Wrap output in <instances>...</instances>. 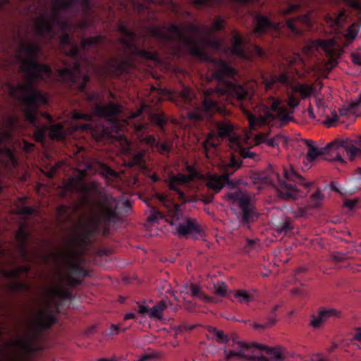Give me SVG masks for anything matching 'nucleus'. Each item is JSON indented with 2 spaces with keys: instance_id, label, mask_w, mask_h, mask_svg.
<instances>
[{
  "instance_id": "1",
  "label": "nucleus",
  "mask_w": 361,
  "mask_h": 361,
  "mask_svg": "<svg viewBox=\"0 0 361 361\" xmlns=\"http://www.w3.org/2000/svg\"><path fill=\"white\" fill-rule=\"evenodd\" d=\"M92 11L91 0H54L49 15L42 14L35 20V33L37 36L48 40L59 39L61 50L68 56L70 63L56 71L58 78L66 85L83 94L87 101L93 104L94 114L99 117H111L121 112V106L114 102L106 105L99 104L104 96L96 92L87 90V84L90 81L88 74L82 70L81 51H85L90 47L97 51L104 37L102 35L82 38L80 46L73 40L68 32H74L76 28L84 29L85 22L74 23L64 18L61 13L71 14L73 17L87 18Z\"/></svg>"
},
{
  "instance_id": "2",
  "label": "nucleus",
  "mask_w": 361,
  "mask_h": 361,
  "mask_svg": "<svg viewBox=\"0 0 361 361\" xmlns=\"http://www.w3.org/2000/svg\"><path fill=\"white\" fill-rule=\"evenodd\" d=\"M41 51L38 43L23 40L19 45V54L17 57L20 63V71L24 73L26 82L16 85L11 82L6 83L10 96L21 102L25 121L35 128L34 137L38 142H44L49 130V126L42 124L39 118L38 106L47 105L48 98L44 92L35 88L34 85L51 75L50 66L38 61Z\"/></svg>"
},
{
  "instance_id": "3",
  "label": "nucleus",
  "mask_w": 361,
  "mask_h": 361,
  "mask_svg": "<svg viewBox=\"0 0 361 361\" xmlns=\"http://www.w3.org/2000/svg\"><path fill=\"white\" fill-rule=\"evenodd\" d=\"M235 75L225 76V80L233 85L242 87L245 92L242 98L238 97L234 92H224L222 90L224 87L223 84L216 80L218 87L215 89H207L204 91L201 108L197 109L188 115L189 118L192 120H208L209 132L207 134L206 142L212 147H216L218 142L224 140H228L233 145H237L240 142V136L235 132V126L227 118L231 111L217 101V97L220 95L225 96L227 99H236L239 102L249 98V92L243 85L231 80L234 78Z\"/></svg>"
},
{
  "instance_id": "4",
  "label": "nucleus",
  "mask_w": 361,
  "mask_h": 361,
  "mask_svg": "<svg viewBox=\"0 0 361 361\" xmlns=\"http://www.w3.org/2000/svg\"><path fill=\"white\" fill-rule=\"evenodd\" d=\"M207 27L202 28L198 24L189 23L186 27H182L172 23L169 26H155L150 29V34L154 37L164 43H179L187 47L190 55L202 61L212 63L215 70L212 73V78L223 84L224 92H234L242 98L245 92L242 87L233 85L225 80V76H232L236 74V71L226 61L222 59H214L209 56L200 44L197 39L189 34L202 35L205 32Z\"/></svg>"
},
{
  "instance_id": "5",
  "label": "nucleus",
  "mask_w": 361,
  "mask_h": 361,
  "mask_svg": "<svg viewBox=\"0 0 361 361\" xmlns=\"http://www.w3.org/2000/svg\"><path fill=\"white\" fill-rule=\"evenodd\" d=\"M68 185L71 190H80L84 193H94L98 196L94 204V215L90 224L82 226L80 240L86 244L97 235H108L111 224L119 220L118 200L102 190L96 181L85 184L83 181L72 178L69 180Z\"/></svg>"
},
{
  "instance_id": "6",
  "label": "nucleus",
  "mask_w": 361,
  "mask_h": 361,
  "mask_svg": "<svg viewBox=\"0 0 361 361\" xmlns=\"http://www.w3.org/2000/svg\"><path fill=\"white\" fill-rule=\"evenodd\" d=\"M158 199L165 210L159 211L155 207L149 206V215L147 217L149 223L154 224L165 218L166 221L172 226H176V234L179 237L202 233L200 225L195 219L183 218V214L178 204L168 200L163 195H159Z\"/></svg>"
},
{
  "instance_id": "7",
  "label": "nucleus",
  "mask_w": 361,
  "mask_h": 361,
  "mask_svg": "<svg viewBox=\"0 0 361 361\" xmlns=\"http://www.w3.org/2000/svg\"><path fill=\"white\" fill-rule=\"evenodd\" d=\"M118 30L121 35L119 42L124 49V54L128 58L116 56L106 61V65L115 75L118 76L129 72L132 66V63L129 58L132 56H139L145 59L153 61L157 60V56L156 54L142 49L136 43L137 35L135 32L130 30L126 24L119 23Z\"/></svg>"
},
{
  "instance_id": "8",
  "label": "nucleus",
  "mask_w": 361,
  "mask_h": 361,
  "mask_svg": "<svg viewBox=\"0 0 361 361\" xmlns=\"http://www.w3.org/2000/svg\"><path fill=\"white\" fill-rule=\"evenodd\" d=\"M361 143V137L360 138ZM305 144L308 148L307 153V160L312 162L320 155L330 154L331 157H326V160L338 161L341 164H345V161L343 158V154L346 152L350 160H353L356 156H361V148L355 147L350 140H336L325 147L317 148L314 142L311 140H305Z\"/></svg>"
},
{
  "instance_id": "9",
  "label": "nucleus",
  "mask_w": 361,
  "mask_h": 361,
  "mask_svg": "<svg viewBox=\"0 0 361 361\" xmlns=\"http://www.w3.org/2000/svg\"><path fill=\"white\" fill-rule=\"evenodd\" d=\"M51 304L40 310L35 322L36 328L39 331L49 329L53 324L56 323L57 318L55 310L60 312L61 302L72 298V293L68 289L60 286L53 288L51 291Z\"/></svg>"
},
{
  "instance_id": "10",
  "label": "nucleus",
  "mask_w": 361,
  "mask_h": 361,
  "mask_svg": "<svg viewBox=\"0 0 361 361\" xmlns=\"http://www.w3.org/2000/svg\"><path fill=\"white\" fill-rule=\"evenodd\" d=\"M242 166V161L235 156H232L230 161L225 164L221 176L217 174H209L206 179V186L213 190L214 193H218L225 185L230 188H235L239 185L244 184L241 179H230V176L239 169Z\"/></svg>"
},
{
  "instance_id": "11",
  "label": "nucleus",
  "mask_w": 361,
  "mask_h": 361,
  "mask_svg": "<svg viewBox=\"0 0 361 361\" xmlns=\"http://www.w3.org/2000/svg\"><path fill=\"white\" fill-rule=\"evenodd\" d=\"M277 183L274 185L279 196L283 200L295 199L298 195V189L295 185L287 183V181L304 185L309 188L312 183L305 182L304 178L298 174L293 167L283 169V178L282 179L279 174L276 175Z\"/></svg>"
},
{
  "instance_id": "12",
  "label": "nucleus",
  "mask_w": 361,
  "mask_h": 361,
  "mask_svg": "<svg viewBox=\"0 0 361 361\" xmlns=\"http://www.w3.org/2000/svg\"><path fill=\"white\" fill-rule=\"evenodd\" d=\"M253 348V353L259 351V353L264 352L268 357L264 355H247L243 352V349L238 351L235 350V357L249 360L252 361H286V359L289 357H294L295 354L288 352L285 348L276 346L275 348H269L264 345L254 343L250 346Z\"/></svg>"
},
{
  "instance_id": "13",
  "label": "nucleus",
  "mask_w": 361,
  "mask_h": 361,
  "mask_svg": "<svg viewBox=\"0 0 361 361\" xmlns=\"http://www.w3.org/2000/svg\"><path fill=\"white\" fill-rule=\"evenodd\" d=\"M228 197L238 202L240 209L238 217L240 218V221L243 224H247L256 220L258 214L249 195L241 190H236L229 192Z\"/></svg>"
},
{
  "instance_id": "14",
  "label": "nucleus",
  "mask_w": 361,
  "mask_h": 361,
  "mask_svg": "<svg viewBox=\"0 0 361 361\" xmlns=\"http://www.w3.org/2000/svg\"><path fill=\"white\" fill-rule=\"evenodd\" d=\"M30 235V233L26 231L24 226H22L18 228L16 234L18 240L17 249L19 257L23 262L35 263L36 255L30 254L27 247V242Z\"/></svg>"
},
{
  "instance_id": "15",
  "label": "nucleus",
  "mask_w": 361,
  "mask_h": 361,
  "mask_svg": "<svg viewBox=\"0 0 361 361\" xmlns=\"http://www.w3.org/2000/svg\"><path fill=\"white\" fill-rule=\"evenodd\" d=\"M189 175L185 174H178L177 176L171 175L169 178V188L170 190L177 192L179 195L180 199L185 200V193L180 190L178 188L180 183H188L193 180L196 176V171L193 166H188Z\"/></svg>"
},
{
  "instance_id": "16",
  "label": "nucleus",
  "mask_w": 361,
  "mask_h": 361,
  "mask_svg": "<svg viewBox=\"0 0 361 361\" xmlns=\"http://www.w3.org/2000/svg\"><path fill=\"white\" fill-rule=\"evenodd\" d=\"M341 314V312L335 308L326 309L321 307L319 309L317 316L314 314L310 316V321L308 325L313 329H319L329 318H340Z\"/></svg>"
},
{
  "instance_id": "17",
  "label": "nucleus",
  "mask_w": 361,
  "mask_h": 361,
  "mask_svg": "<svg viewBox=\"0 0 361 361\" xmlns=\"http://www.w3.org/2000/svg\"><path fill=\"white\" fill-rule=\"evenodd\" d=\"M286 26L290 32L295 35H300L302 33L301 27L310 28L312 26V20L310 13L299 15L295 18H288L286 20Z\"/></svg>"
},
{
  "instance_id": "18",
  "label": "nucleus",
  "mask_w": 361,
  "mask_h": 361,
  "mask_svg": "<svg viewBox=\"0 0 361 361\" xmlns=\"http://www.w3.org/2000/svg\"><path fill=\"white\" fill-rule=\"evenodd\" d=\"M167 305L164 300L159 301L152 307L145 305V302L137 303V313L142 317L147 315L151 319H161L163 317L164 311Z\"/></svg>"
},
{
  "instance_id": "19",
  "label": "nucleus",
  "mask_w": 361,
  "mask_h": 361,
  "mask_svg": "<svg viewBox=\"0 0 361 361\" xmlns=\"http://www.w3.org/2000/svg\"><path fill=\"white\" fill-rule=\"evenodd\" d=\"M68 274L66 276L67 283L71 286H76L81 283V281L75 278L77 276H87V271L85 270L80 264L70 262L68 264Z\"/></svg>"
},
{
  "instance_id": "20",
  "label": "nucleus",
  "mask_w": 361,
  "mask_h": 361,
  "mask_svg": "<svg viewBox=\"0 0 361 361\" xmlns=\"http://www.w3.org/2000/svg\"><path fill=\"white\" fill-rule=\"evenodd\" d=\"M270 111L266 113V118L273 121L276 118H280L282 121H288L290 117L288 115V109L286 106H281L279 100H274L270 106Z\"/></svg>"
},
{
  "instance_id": "21",
  "label": "nucleus",
  "mask_w": 361,
  "mask_h": 361,
  "mask_svg": "<svg viewBox=\"0 0 361 361\" xmlns=\"http://www.w3.org/2000/svg\"><path fill=\"white\" fill-rule=\"evenodd\" d=\"M255 32L257 34H264L269 30L279 29V25L274 23L268 17L257 13L254 17Z\"/></svg>"
},
{
  "instance_id": "22",
  "label": "nucleus",
  "mask_w": 361,
  "mask_h": 361,
  "mask_svg": "<svg viewBox=\"0 0 361 361\" xmlns=\"http://www.w3.org/2000/svg\"><path fill=\"white\" fill-rule=\"evenodd\" d=\"M147 128L148 123L142 122L135 124L134 128L140 141L146 143L151 147H154L158 141H157L155 136L153 135H145Z\"/></svg>"
},
{
  "instance_id": "23",
  "label": "nucleus",
  "mask_w": 361,
  "mask_h": 361,
  "mask_svg": "<svg viewBox=\"0 0 361 361\" xmlns=\"http://www.w3.org/2000/svg\"><path fill=\"white\" fill-rule=\"evenodd\" d=\"M231 53L238 57L247 59L245 41L239 33H235L231 38Z\"/></svg>"
},
{
  "instance_id": "24",
  "label": "nucleus",
  "mask_w": 361,
  "mask_h": 361,
  "mask_svg": "<svg viewBox=\"0 0 361 361\" xmlns=\"http://www.w3.org/2000/svg\"><path fill=\"white\" fill-rule=\"evenodd\" d=\"M194 94L192 90L188 87H183L179 92L177 105L182 108L188 109L193 106Z\"/></svg>"
},
{
  "instance_id": "25",
  "label": "nucleus",
  "mask_w": 361,
  "mask_h": 361,
  "mask_svg": "<svg viewBox=\"0 0 361 361\" xmlns=\"http://www.w3.org/2000/svg\"><path fill=\"white\" fill-rule=\"evenodd\" d=\"M256 293V289H252L249 292L244 289L234 290L232 292V300H231L234 301L235 300L240 303L248 304L254 299Z\"/></svg>"
},
{
  "instance_id": "26",
  "label": "nucleus",
  "mask_w": 361,
  "mask_h": 361,
  "mask_svg": "<svg viewBox=\"0 0 361 361\" xmlns=\"http://www.w3.org/2000/svg\"><path fill=\"white\" fill-rule=\"evenodd\" d=\"M97 171L107 180H117L120 178L119 174L107 164L98 162L97 163Z\"/></svg>"
},
{
  "instance_id": "27",
  "label": "nucleus",
  "mask_w": 361,
  "mask_h": 361,
  "mask_svg": "<svg viewBox=\"0 0 361 361\" xmlns=\"http://www.w3.org/2000/svg\"><path fill=\"white\" fill-rule=\"evenodd\" d=\"M279 83L281 85H288L289 78L286 73H281L279 75H272L267 81L266 86L267 88H271L274 85Z\"/></svg>"
},
{
  "instance_id": "28",
  "label": "nucleus",
  "mask_w": 361,
  "mask_h": 361,
  "mask_svg": "<svg viewBox=\"0 0 361 361\" xmlns=\"http://www.w3.org/2000/svg\"><path fill=\"white\" fill-rule=\"evenodd\" d=\"M30 271V267L29 265H21L13 269L5 271L4 276L8 279H18L20 274H27Z\"/></svg>"
},
{
  "instance_id": "29",
  "label": "nucleus",
  "mask_w": 361,
  "mask_h": 361,
  "mask_svg": "<svg viewBox=\"0 0 361 361\" xmlns=\"http://www.w3.org/2000/svg\"><path fill=\"white\" fill-rule=\"evenodd\" d=\"M150 120L162 133H165V126L168 119L164 114H153L150 116Z\"/></svg>"
},
{
  "instance_id": "30",
  "label": "nucleus",
  "mask_w": 361,
  "mask_h": 361,
  "mask_svg": "<svg viewBox=\"0 0 361 361\" xmlns=\"http://www.w3.org/2000/svg\"><path fill=\"white\" fill-rule=\"evenodd\" d=\"M209 331L214 336L216 341L219 343H226L233 346V344L229 343L228 336L225 334L222 330H219L215 327H209Z\"/></svg>"
},
{
  "instance_id": "31",
  "label": "nucleus",
  "mask_w": 361,
  "mask_h": 361,
  "mask_svg": "<svg viewBox=\"0 0 361 361\" xmlns=\"http://www.w3.org/2000/svg\"><path fill=\"white\" fill-rule=\"evenodd\" d=\"M318 46L322 48L326 54L332 57L334 54V46L336 42L333 39H319L317 42Z\"/></svg>"
},
{
  "instance_id": "32",
  "label": "nucleus",
  "mask_w": 361,
  "mask_h": 361,
  "mask_svg": "<svg viewBox=\"0 0 361 361\" xmlns=\"http://www.w3.org/2000/svg\"><path fill=\"white\" fill-rule=\"evenodd\" d=\"M214 291L216 295L223 296L228 300H232L233 290L228 291L227 286L224 282H220L214 286Z\"/></svg>"
},
{
  "instance_id": "33",
  "label": "nucleus",
  "mask_w": 361,
  "mask_h": 361,
  "mask_svg": "<svg viewBox=\"0 0 361 361\" xmlns=\"http://www.w3.org/2000/svg\"><path fill=\"white\" fill-rule=\"evenodd\" d=\"M324 199V195L320 190H317L310 196L309 205L312 208L319 207L322 205Z\"/></svg>"
},
{
  "instance_id": "34",
  "label": "nucleus",
  "mask_w": 361,
  "mask_h": 361,
  "mask_svg": "<svg viewBox=\"0 0 361 361\" xmlns=\"http://www.w3.org/2000/svg\"><path fill=\"white\" fill-rule=\"evenodd\" d=\"M361 27V18H359L358 20L353 23L347 30L346 37L348 40H354L356 38V36L360 30Z\"/></svg>"
},
{
  "instance_id": "35",
  "label": "nucleus",
  "mask_w": 361,
  "mask_h": 361,
  "mask_svg": "<svg viewBox=\"0 0 361 361\" xmlns=\"http://www.w3.org/2000/svg\"><path fill=\"white\" fill-rule=\"evenodd\" d=\"M50 135L52 138L62 140L64 137L63 127L61 124H53L49 126Z\"/></svg>"
},
{
  "instance_id": "36",
  "label": "nucleus",
  "mask_w": 361,
  "mask_h": 361,
  "mask_svg": "<svg viewBox=\"0 0 361 361\" xmlns=\"http://www.w3.org/2000/svg\"><path fill=\"white\" fill-rule=\"evenodd\" d=\"M221 3V0H192V5L197 9L202 7H213Z\"/></svg>"
},
{
  "instance_id": "37",
  "label": "nucleus",
  "mask_w": 361,
  "mask_h": 361,
  "mask_svg": "<svg viewBox=\"0 0 361 361\" xmlns=\"http://www.w3.org/2000/svg\"><path fill=\"white\" fill-rule=\"evenodd\" d=\"M0 154H3L13 166L18 165L17 158L13 151L10 148L6 147L0 148Z\"/></svg>"
},
{
  "instance_id": "38",
  "label": "nucleus",
  "mask_w": 361,
  "mask_h": 361,
  "mask_svg": "<svg viewBox=\"0 0 361 361\" xmlns=\"http://www.w3.org/2000/svg\"><path fill=\"white\" fill-rule=\"evenodd\" d=\"M8 289L11 293H19L26 290L27 286L22 281H15L10 282L8 286Z\"/></svg>"
},
{
  "instance_id": "39",
  "label": "nucleus",
  "mask_w": 361,
  "mask_h": 361,
  "mask_svg": "<svg viewBox=\"0 0 361 361\" xmlns=\"http://www.w3.org/2000/svg\"><path fill=\"white\" fill-rule=\"evenodd\" d=\"M189 291H190L191 295L193 297H197V298H206L209 301L214 302V300L212 298L207 297L202 293L200 286H198L197 285H196L195 283H192L190 285Z\"/></svg>"
},
{
  "instance_id": "40",
  "label": "nucleus",
  "mask_w": 361,
  "mask_h": 361,
  "mask_svg": "<svg viewBox=\"0 0 361 361\" xmlns=\"http://www.w3.org/2000/svg\"><path fill=\"white\" fill-rule=\"evenodd\" d=\"M293 91L300 93L302 98H307L312 94V88L305 84L293 87Z\"/></svg>"
},
{
  "instance_id": "41",
  "label": "nucleus",
  "mask_w": 361,
  "mask_h": 361,
  "mask_svg": "<svg viewBox=\"0 0 361 361\" xmlns=\"http://www.w3.org/2000/svg\"><path fill=\"white\" fill-rule=\"evenodd\" d=\"M239 155L242 159H251L255 161L259 159V155L250 150L249 148H241L239 150Z\"/></svg>"
},
{
  "instance_id": "42",
  "label": "nucleus",
  "mask_w": 361,
  "mask_h": 361,
  "mask_svg": "<svg viewBox=\"0 0 361 361\" xmlns=\"http://www.w3.org/2000/svg\"><path fill=\"white\" fill-rule=\"evenodd\" d=\"M252 178L255 183H262L265 184L270 183L274 185L268 176L264 172H257L253 173Z\"/></svg>"
},
{
  "instance_id": "43",
  "label": "nucleus",
  "mask_w": 361,
  "mask_h": 361,
  "mask_svg": "<svg viewBox=\"0 0 361 361\" xmlns=\"http://www.w3.org/2000/svg\"><path fill=\"white\" fill-rule=\"evenodd\" d=\"M341 1L361 15V0H341Z\"/></svg>"
},
{
  "instance_id": "44",
  "label": "nucleus",
  "mask_w": 361,
  "mask_h": 361,
  "mask_svg": "<svg viewBox=\"0 0 361 361\" xmlns=\"http://www.w3.org/2000/svg\"><path fill=\"white\" fill-rule=\"evenodd\" d=\"M154 147L162 155H169L171 149L168 142L159 141L157 142Z\"/></svg>"
},
{
  "instance_id": "45",
  "label": "nucleus",
  "mask_w": 361,
  "mask_h": 361,
  "mask_svg": "<svg viewBox=\"0 0 361 361\" xmlns=\"http://www.w3.org/2000/svg\"><path fill=\"white\" fill-rule=\"evenodd\" d=\"M279 307V306L276 305L272 308L270 312V315L267 317V322L264 323L266 328L271 327V326L275 324L276 317V312L277 311Z\"/></svg>"
},
{
  "instance_id": "46",
  "label": "nucleus",
  "mask_w": 361,
  "mask_h": 361,
  "mask_svg": "<svg viewBox=\"0 0 361 361\" xmlns=\"http://www.w3.org/2000/svg\"><path fill=\"white\" fill-rule=\"evenodd\" d=\"M226 20L221 16H216L214 19L213 29L215 31H221L224 29Z\"/></svg>"
},
{
  "instance_id": "47",
  "label": "nucleus",
  "mask_w": 361,
  "mask_h": 361,
  "mask_svg": "<svg viewBox=\"0 0 361 361\" xmlns=\"http://www.w3.org/2000/svg\"><path fill=\"white\" fill-rule=\"evenodd\" d=\"M293 226L288 221H285L278 228V231L280 233L288 234L292 232Z\"/></svg>"
},
{
  "instance_id": "48",
  "label": "nucleus",
  "mask_w": 361,
  "mask_h": 361,
  "mask_svg": "<svg viewBox=\"0 0 361 361\" xmlns=\"http://www.w3.org/2000/svg\"><path fill=\"white\" fill-rule=\"evenodd\" d=\"M301 5L300 4H291L288 5L286 8H283L281 13L283 15H289L292 13L300 11Z\"/></svg>"
},
{
  "instance_id": "49",
  "label": "nucleus",
  "mask_w": 361,
  "mask_h": 361,
  "mask_svg": "<svg viewBox=\"0 0 361 361\" xmlns=\"http://www.w3.org/2000/svg\"><path fill=\"white\" fill-rule=\"evenodd\" d=\"M129 166L132 167L134 166H138L140 167H142L145 165L143 154L142 153H138L135 154L132 161L129 162Z\"/></svg>"
},
{
  "instance_id": "50",
  "label": "nucleus",
  "mask_w": 361,
  "mask_h": 361,
  "mask_svg": "<svg viewBox=\"0 0 361 361\" xmlns=\"http://www.w3.org/2000/svg\"><path fill=\"white\" fill-rule=\"evenodd\" d=\"M36 212L33 207L23 206L18 209V214L24 216L25 218L32 215Z\"/></svg>"
},
{
  "instance_id": "51",
  "label": "nucleus",
  "mask_w": 361,
  "mask_h": 361,
  "mask_svg": "<svg viewBox=\"0 0 361 361\" xmlns=\"http://www.w3.org/2000/svg\"><path fill=\"white\" fill-rule=\"evenodd\" d=\"M258 245L257 240L247 239L243 249L245 252H250L252 250L257 249Z\"/></svg>"
},
{
  "instance_id": "52",
  "label": "nucleus",
  "mask_w": 361,
  "mask_h": 361,
  "mask_svg": "<svg viewBox=\"0 0 361 361\" xmlns=\"http://www.w3.org/2000/svg\"><path fill=\"white\" fill-rule=\"evenodd\" d=\"M228 337H229V341L231 340L233 342V344L235 343V344L238 345V346L241 348H244V349H247V350L250 349V345H249L242 341H238V337L236 334L233 333L230 336H228Z\"/></svg>"
},
{
  "instance_id": "53",
  "label": "nucleus",
  "mask_w": 361,
  "mask_h": 361,
  "mask_svg": "<svg viewBox=\"0 0 361 361\" xmlns=\"http://www.w3.org/2000/svg\"><path fill=\"white\" fill-rule=\"evenodd\" d=\"M200 44H207L214 49H219L221 47V43L219 40L215 39H206L199 41Z\"/></svg>"
},
{
  "instance_id": "54",
  "label": "nucleus",
  "mask_w": 361,
  "mask_h": 361,
  "mask_svg": "<svg viewBox=\"0 0 361 361\" xmlns=\"http://www.w3.org/2000/svg\"><path fill=\"white\" fill-rule=\"evenodd\" d=\"M6 125L10 128H15L18 125V118L16 116H10L6 120Z\"/></svg>"
},
{
  "instance_id": "55",
  "label": "nucleus",
  "mask_w": 361,
  "mask_h": 361,
  "mask_svg": "<svg viewBox=\"0 0 361 361\" xmlns=\"http://www.w3.org/2000/svg\"><path fill=\"white\" fill-rule=\"evenodd\" d=\"M300 102V99H297L293 93L288 94V104L290 108L294 109L297 107Z\"/></svg>"
},
{
  "instance_id": "56",
  "label": "nucleus",
  "mask_w": 361,
  "mask_h": 361,
  "mask_svg": "<svg viewBox=\"0 0 361 361\" xmlns=\"http://www.w3.org/2000/svg\"><path fill=\"white\" fill-rule=\"evenodd\" d=\"M359 200L357 199L350 200L345 198L343 201V206L350 210L355 209Z\"/></svg>"
},
{
  "instance_id": "57",
  "label": "nucleus",
  "mask_w": 361,
  "mask_h": 361,
  "mask_svg": "<svg viewBox=\"0 0 361 361\" xmlns=\"http://www.w3.org/2000/svg\"><path fill=\"white\" fill-rule=\"evenodd\" d=\"M22 347L25 351L28 353H32L35 350L34 343L31 340H27L23 342L22 343Z\"/></svg>"
},
{
  "instance_id": "58",
  "label": "nucleus",
  "mask_w": 361,
  "mask_h": 361,
  "mask_svg": "<svg viewBox=\"0 0 361 361\" xmlns=\"http://www.w3.org/2000/svg\"><path fill=\"white\" fill-rule=\"evenodd\" d=\"M261 140L262 142L267 143V145L272 147H275L278 145L277 137L267 138L263 137Z\"/></svg>"
},
{
  "instance_id": "59",
  "label": "nucleus",
  "mask_w": 361,
  "mask_h": 361,
  "mask_svg": "<svg viewBox=\"0 0 361 361\" xmlns=\"http://www.w3.org/2000/svg\"><path fill=\"white\" fill-rule=\"evenodd\" d=\"M248 121L251 128H255V126L259 123V118L255 115L249 114Z\"/></svg>"
},
{
  "instance_id": "60",
  "label": "nucleus",
  "mask_w": 361,
  "mask_h": 361,
  "mask_svg": "<svg viewBox=\"0 0 361 361\" xmlns=\"http://www.w3.org/2000/svg\"><path fill=\"white\" fill-rule=\"evenodd\" d=\"M73 118L75 119H81V120H86V121L90 120V116L89 114H84V113L79 112V111H75L73 113Z\"/></svg>"
},
{
  "instance_id": "61",
  "label": "nucleus",
  "mask_w": 361,
  "mask_h": 361,
  "mask_svg": "<svg viewBox=\"0 0 361 361\" xmlns=\"http://www.w3.org/2000/svg\"><path fill=\"white\" fill-rule=\"evenodd\" d=\"M331 258L337 262H343L347 259V255L342 252H336L331 255Z\"/></svg>"
},
{
  "instance_id": "62",
  "label": "nucleus",
  "mask_w": 361,
  "mask_h": 361,
  "mask_svg": "<svg viewBox=\"0 0 361 361\" xmlns=\"http://www.w3.org/2000/svg\"><path fill=\"white\" fill-rule=\"evenodd\" d=\"M224 354L225 355V361H230L233 357H235V350L228 351L227 348L224 347L223 348Z\"/></svg>"
},
{
  "instance_id": "63",
  "label": "nucleus",
  "mask_w": 361,
  "mask_h": 361,
  "mask_svg": "<svg viewBox=\"0 0 361 361\" xmlns=\"http://www.w3.org/2000/svg\"><path fill=\"white\" fill-rule=\"evenodd\" d=\"M253 52L259 57H264L266 55L264 51L256 44L253 45Z\"/></svg>"
},
{
  "instance_id": "64",
  "label": "nucleus",
  "mask_w": 361,
  "mask_h": 361,
  "mask_svg": "<svg viewBox=\"0 0 361 361\" xmlns=\"http://www.w3.org/2000/svg\"><path fill=\"white\" fill-rule=\"evenodd\" d=\"M350 109L352 111L356 109H361V94H360L357 99L352 102L350 104Z\"/></svg>"
}]
</instances>
